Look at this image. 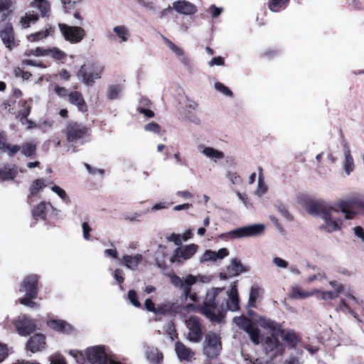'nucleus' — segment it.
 <instances>
[{
  "mask_svg": "<svg viewBox=\"0 0 364 364\" xmlns=\"http://www.w3.org/2000/svg\"><path fill=\"white\" fill-rule=\"evenodd\" d=\"M225 288H212L206 293L201 306L188 304L186 307L204 315L211 322L220 323L223 319L224 303L220 301V295L224 294Z\"/></svg>",
  "mask_w": 364,
  "mask_h": 364,
  "instance_id": "nucleus-1",
  "label": "nucleus"
},
{
  "mask_svg": "<svg viewBox=\"0 0 364 364\" xmlns=\"http://www.w3.org/2000/svg\"><path fill=\"white\" fill-rule=\"evenodd\" d=\"M304 207L309 215L321 218L328 228H341L343 225L341 212L336 205L328 207L323 201L307 199Z\"/></svg>",
  "mask_w": 364,
  "mask_h": 364,
  "instance_id": "nucleus-2",
  "label": "nucleus"
},
{
  "mask_svg": "<svg viewBox=\"0 0 364 364\" xmlns=\"http://www.w3.org/2000/svg\"><path fill=\"white\" fill-rule=\"evenodd\" d=\"M262 326L272 331L273 333L279 334L282 339L291 348H296L301 341L299 333L295 332V331L282 328L280 324L272 320L264 319L262 321Z\"/></svg>",
  "mask_w": 364,
  "mask_h": 364,
  "instance_id": "nucleus-3",
  "label": "nucleus"
},
{
  "mask_svg": "<svg viewBox=\"0 0 364 364\" xmlns=\"http://www.w3.org/2000/svg\"><path fill=\"white\" fill-rule=\"evenodd\" d=\"M65 136L70 143L83 144L91 136V129L82 123L70 122L65 128Z\"/></svg>",
  "mask_w": 364,
  "mask_h": 364,
  "instance_id": "nucleus-4",
  "label": "nucleus"
},
{
  "mask_svg": "<svg viewBox=\"0 0 364 364\" xmlns=\"http://www.w3.org/2000/svg\"><path fill=\"white\" fill-rule=\"evenodd\" d=\"M334 205L340 209L343 220L353 219L357 214L356 210L364 212V201L357 198L339 200Z\"/></svg>",
  "mask_w": 364,
  "mask_h": 364,
  "instance_id": "nucleus-5",
  "label": "nucleus"
},
{
  "mask_svg": "<svg viewBox=\"0 0 364 364\" xmlns=\"http://www.w3.org/2000/svg\"><path fill=\"white\" fill-rule=\"evenodd\" d=\"M104 67L98 63H88L82 65L77 73L78 78L88 86H92L96 79L101 77Z\"/></svg>",
  "mask_w": 364,
  "mask_h": 364,
  "instance_id": "nucleus-6",
  "label": "nucleus"
},
{
  "mask_svg": "<svg viewBox=\"0 0 364 364\" xmlns=\"http://www.w3.org/2000/svg\"><path fill=\"white\" fill-rule=\"evenodd\" d=\"M185 323L188 331L186 338L194 343H200L203 336L200 318L196 316H191L185 320Z\"/></svg>",
  "mask_w": 364,
  "mask_h": 364,
  "instance_id": "nucleus-7",
  "label": "nucleus"
},
{
  "mask_svg": "<svg viewBox=\"0 0 364 364\" xmlns=\"http://www.w3.org/2000/svg\"><path fill=\"white\" fill-rule=\"evenodd\" d=\"M222 349L220 337L214 332H208L203 345V354L208 358H217Z\"/></svg>",
  "mask_w": 364,
  "mask_h": 364,
  "instance_id": "nucleus-8",
  "label": "nucleus"
},
{
  "mask_svg": "<svg viewBox=\"0 0 364 364\" xmlns=\"http://www.w3.org/2000/svg\"><path fill=\"white\" fill-rule=\"evenodd\" d=\"M58 28L65 40L70 43H80L86 36V31L81 26H72L60 23Z\"/></svg>",
  "mask_w": 364,
  "mask_h": 364,
  "instance_id": "nucleus-9",
  "label": "nucleus"
},
{
  "mask_svg": "<svg viewBox=\"0 0 364 364\" xmlns=\"http://www.w3.org/2000/svg\"><path fill=\"white\" fill-rule=\"evenodd\" d=\"M0 38L9 50H12L20 45V41L15 36L13 25L9 22L0 28Z\"/></svg>",
  "mask_w": 364,
  "mask_h": 364,
  "instance_id": "nucleus-10",
  "label": "nucleus"
},
{
  "mask_svg": "<svg viewBox=\"0 0 364 364\" xmlns=\"http://www.w3.org/2000/svg\"><path fill=\"white\" fill-rule=\"evenodd\" d=\"M89 0H62L65 11L73 14V16L80 21L79 24L82 25L83 18L81 16V11L87 4Z\"/></svg>",
  "mask_w": 364,
  "mask_h": 364,
  "instance_id": "nucleus-11",
  "label": "nucleus"
},
{
  "mask_svg": "<svg viewBox=\"0 0 364 364\" xmlns=\"http://www.w3.org/2000/svg\"><path fill=\"white\" fill-rule=\"evenodd\" d=\"M39 277L36 274H30L26 277L19 289L24 293L25 297L36 298L38 295V280Z\"/></svg>",
  "mask_w": 364,
  "mask_h": 364,
  "instance_id": "nucleus-12",
  "label": "nucleus"
},
{
  "mask_svg": "<svg viewBox=\"0 0 364 364\" xmlns=\"http://www.w3.org/2000/svg\"><path fill=\"white\" fill-rule=\"evenodd\" d=\"M274 334L272 333V336L267 337L263 343L264 351L266 354L271 353V359L282 355L284 351V346L278 341Z\"/></svg>",
  "mask_w": 364,
  "mask_h": 364,
  "instance_id": "nucleus-13",
  "label": "nucleus"
},
{
  "mask_svg": "<svg viewBox=\"0 0 364 364\" xmlns=\"http://www.w3.org/2000/svg\"><path fill=\"white\" fill-rule=\"evenodd\" d=\"M198 246L195 244L177 247L171 258V262H181V259L187 260L191 258L197 252Z\"/></svg>",
  "mask_w": 364,
  "mask_h": 364,
  "instance_id": "nucleus-14",
  "label": "nucleus"
},
{
  "mask_svg": "<svg viewBox=\"0 0 364 364\" xmlns=\"http://www.w3.org/2000/svg\"><path fill=\"white\" fill-rule=\"evenodd\" d=\"M171 282L176 287H179L183 290V295H188L190 294V288L198 281V277L188 274L186 278L173 274L170 276Z\"/></svg>",
  "mask_w": 364,
  "mask_h": 364,
  "instance_id": "nucleus-15",
  "label": "nucleus"
},
{
  "mask_svg": "<svg viewBox=\"0 0 364 364\" xmlns=\"http://www.w3.org/2000/svg\"><path fill=\"white\" fill-rule=\"evenodd\" d=\"M14 325L17 329L19 335L26 336L36 330L34 321L26 315H21L14 321Z\"/></svg>",
  "mask_w": 364,
  "mask_h": 364,
  "instance_id": "nucleus-16",
  "label": "nucleus"
},
{
  "mask_svg": "<svg viewBox=\"0 0 364 364\" xmlns=\"http://www.w3.org/2000/svg\"><path fill=\"white\" fill-rule=\"evenodd\" d=\"M86 358L92 364H102L107 360V354L104 346L89 347L85 350Z\"/></svg>",
  "mask_w": 364,
  "mask_h": 364,
  "instance_id": "nucleus-17",
  "label": "nucleus"
},
{
  "mask_svg": "<svg viewBox=\"0 0 364 364\" xmlns=\"http://www.w3.org/2000/svg\"><path fill=\"white\" fill-rule=\"evenodd\" d=\"M250 269L248 267L244 266L240 260L237 258L232 259L230 265L224 272L220 274V279H227L228 278L239 275L240 273L247 272Z\"/></svg>",
  "mask_w": 364,
  "mask_h": 364,
  "instance_id": "nucleus-18",
  "label": "nucleus"
},
{
  "mask_svg": "<svg viewBox=\"0 0 364 364\" xmlns=\"http://www.w3.org/2000/svg\"><path fill=\"white\" fill-rule=\"evenodd\" d=\"M237 282H235L230 289L227 291L225 294L228 296L226 300V309L231 311H236L239 310V294L236 286Z\"/></svg>",
  "mask_w": 364,
  "mask_h": 364,
  "instance_id": "nucleus-19",
  "label": "nucleus"
},
{
  "mask_svg": "<svg viewBox=\"0 0 364 364\" xmlns=\"http://www.w3.org/2000/svg\"><path fill=\"white\" fill-rule=\"evenodd\" d=\"M228 255V251L226 248H221L217 252L207 250L199 257V261L200 263L215 262L218 259H223Z\"/></svg>",
  "mask_w": 364,
  "mask_h": 364,
  "instance_id": "nucleus-20",
  "label": "nucleus"
},
{
  "mask_svg": "<svg viewBox=\"0 0 364 364\" xmlns=\"http://www.w3.org/2000/svg\"><path fill=\"white\" fill-rule=\"evenodd\" d=\"M264 229H233L230 231L226 237L230 239L241 237H250L262 235Z\"/></svg>",
  "mask_w": 364,
  "mask_h": 364,
  "instance_id": "nucleus-21",
  "label": "nucleus"
},
{
  "mask_svg": "<svg viewBox=\"0 0 364 364\" xmlns=\"http://www.w3.org/2000/svg\"><path fill=\"white\" fill-rule=\"evenodd\" d=\"M175 351L181 362H191L195 355L194 351L180 341L176 342Z\"/></svg>",
  "mask_w": 364,
  "mask_h": 364,
  "instance_id": "nucleus-22",
  "label": "nucleus"
},
{
  "mask_svg": "<svg viewBox=\"0 0 364 364\" xmlns=\"http://www.w3.org/2000/svg\"><path fill=\"white\" fill-rule=\"evenodd\" d=\"M68 102L77 107L79 112H87L88 110L87 105L83 97L82 94L76 90L70 92L68 95Z\"/></svg>",
  "mask_w": 364,
  "mask_h": 364,
  "instance_id": "nucleus-23",
  "label": "nucleus"
},
{
  "mask_svg": "<svg viewBox=\"0 0 364 364\" xmlns=\"http://www.w3.org/2000/svg\"><path fill=\"white\" fill-rule=\"evenodd\" d=\"M173 9L178 13L184 15H193L198 9L192 3L186 0H178L173 3Z\"/></svg>",
  "mask_w": 364,
  "mask_h": 364,
  "instance_id": "nucleus-24",
  "label": "nucleus"
},
{
  "mask_svg": "<svg viewBox=\"0 0 364 364\" xmlns=\"http://www.w3.org/2000/svg\"><path fill=\"white\" fill-rule=\"evenodd\" d=\"M0 150L6 153L9 157H14L20 151L18 144H11L7 142V135L5 132H0Z\"/></svg>",
  "mask_w": 364,
  "mask_h": 364,
  "instance_id": "nucleus-25",
  "label": "nucleus"
},
{
  "mask_svg": "<svg viewBox=\"0 0 364 364\" xmlns=\"http://www.w3.org/2000/svg\"><path fill=\"white\" fill-rule=\"evenodd\" d=\"M30 6L36 9L41 17H48L50 14V3L48 0H33Z\"/></svg>",
  "mask_w": 364,
  "mask_h": 364,
  "instance_id": "nucleus-26",
  "label": "nucleus"
},
{
  "mask_svg": "<svg viewBox=\"0 0 364 364\" xmlns=\"http://www.w3.org/2000/svg\"><path fill=\"white\" fill-rule=\"evenodd\" d=\"M46 346L45 337L42 334H36L30 338L27 347L32 352L36 353L41 350Z\"/></svg>",
  "mask_w": 364,
  "mask_h": 364,
  "instance_id": "nucleus-27",
  "label": "nucleus"
},
{
  "mask_svg": "<svg viewBox=\"0 0 364 364\" xmlns=\"http://www.w3.org/2000/svg\"><path fill=\"white\" fill-rule=\"evenodd\" d=\"M47 324L50 328L63 333H68L72 330L71 326L63 320L51 319Z\"/></svg>",
  "mask_w": 364,
  "mask_h": 364,
  "instance_id": "nucleus-28",
  "label": "nucleus"
},
{
  "mask_svg": "<svg viewBox=\"0 0 364 364\" xmlns=\"http://www.w3.org/2000/svg\"><path fill=\"white\" fill-rule=\"evenodd\" d=\"M141 255L137 254L134 256L124 255L122 258V263L129 269L136 270L139 263L142 261Z\"/></svg>",
  "mask_w": 364,
  "mask_h": 364,
  "instance_id": "nucleus-29",
  "label": "nucleus"
},
{
  "mask_svg": "<svg viewBox=\"0 0 364 364\" xmlns=\"http://www.w3.org/2000/svg\"><path fill=\"white\" fill-rule=\"evenodd\" d=\"M21 154L26 157H33L36 155L37 145L33 141H26L18 145Z\"/></svg>",
  "mask_w": 364,
  "mask_h": 364,
  "instance_id": "nucleus-30",
  "label": "nucleus"
},
{
  "mask_svg": "<svg viewBox=\"0 0 364 364\" xmlns=\"http://www.w3.org/2000/svg\"><path fill=\"white\" fill-rule=\"evenodd\" d=\"M18 174L16 166L9 168L8 165H4L3 168H0V180L2 181L14 180Z\"/></svg>",
  "mask_w": 364,
  "mask_h": 364,
  "instance_id": "nucleus-31",
  "label": "nucleus"
},
{
  "mask_svg": "<svg viewBox=\"0 0 364 364\" xmlns=\"http://www.w3.org/2000/svg\"><path fill=\"white\" fill-rule=\"evenodd\" d=\"M13 1L0 0V14H1V20L5 21L13 14Z\"/></svg>",
  "mask_w": 364,
  "mask_h": 364,
  "instance_id": "nucleus-32",
  "label": "nucleus"
},
{
  "mask_svg": "<svg viewBox=\"0 0 364 364\" xmlns=\"http://www.w3.org/2000/svg\"><path fill=\"white\" fill-rule=\"evenodd\" d=\"M146 357L147 360L154 364L159 363L163 359L162 353H159L158 349L154 347H148L146 348Z\"/></svg>",
  "mask_w": 364,
  "mask_h": 364,
  "instance_id": "nucleus-33",
  "label": "nucleus"
},
{
  "mask_svg": "<svg viewBox=\"0 0 364 364\" xmlns=\"http://www.w3.org/2000/svg\"><path fill=\"white\" fill-rule=\"evenodd\" d=\"M47 205H50L52 208H53L50 203H46V202H41L34 208L33 210V216L36 220H46Z\"/></svg>",
  "mask_w": 364,
  "mask_h": 364,
  "instance_id": "nucleus-34",
  "label": "nucleus"
},
{
  "mask_svg": "<svg viewBox=\"0 0 364 364\" xmlns=\"http://www.w3.org/2000/svg\"><path fill=\"white\" fill-rule=\"evenodd\" d=\"M191 237L192 233L191 232V229H188L183 235L175 233L171 234L169 237H168V240L174 242L176 245L179 246L182 244L183 241H187L188 239L191 238Z\"/></svg>",
  "mask_w": 364,
  "mask_h": 364,
  "instance_id": "nucleus-35",
  "label": "nucleus"
},
{
  "mask_svg": "<svg viewBox=\"0 0 364 364\" xmlns=\"http://www.w3.org/2000/svg\"><path fill=\"white\" fill-rule=\"evenodd\" d=\"M40 14L32 11V14H26L25 16L21 17V23L25 28L30 27L31 23H36L39 19Z\"/></svg>",
  "mask_w": 364,
  "mask_h": 364,
  "instance_id": "nucleus-36",
  "label": "nucleus"
},
{
  "mask_svg": "<svg viewBox=\"0 0 364 364\" xmlns=\"http://www.w3.org/2000/svg\"><path fill=\"white\" fill-rule=\"evenodd\" d=\"M346 149L344 151L345 161H344V169L346 172L349 174L354 169L353 159L350 154V151L346 144L344 145Z\"/></svg>",
  "mask_w": 364,
  "mask_h": 364,
  "instance_id": "nucleus-37",
  "label": "nucleus"
},
{
  "mask_svg": "<svg viewBox=\"0 0 364 364\" xmlns=\"http://www.w3.org/2000/svg\"><path fill=\"white\" fill-rule=\"evenodd\" d=\"M290 0H269L268 8L273 12H279L287 8Z\"/></svg>",
  "mask_w": 364,
  "mask_h": 364,
  "instance_id": "nucleus-38",
  "label": "nucleus"
},
{
  "mask_svg": "<svg viewBox=\"0 0 364 364\" xmlns=\"http://www.w3.org/2000/svg\"><path fill=\"white\" fill-rule=\"evenodd\" d=\"M203 154L211 159H222L224 158V153L213 147L206 146L202 151Z\"/></svg>",
  "mask_w": 364,
  "mask_h": 364,
  "instance_id": "nucleus-39",
  "label": "nucleus"
},
{
  "mask_svg": "<svg viewBox=\"0 0 364 364\" xmlns=\"http://www.w3.org/2000/svg\"><path fill=\"white\" fill-rule=\"evenodd\" d=\"M46 186L43 178H38L33 181L29 188L30 196H36Z\"/></svg>",
  "mask_w": 364,
  "mask_h": 364,
  "instance_id": "nucleus-40",
  "label": "nucleus"
},
{
  "mask_svg": "<svg viewBox=\"0 0 364 364\" xmlns=\"http://www.w3.org/2000/svg\"><path fill=\"white\" fill-rule=\"evenodd\" d=\"M52 33H54V29L51 28H50L49 29H46L45 31L36 32V33H31L28 36V40L31 41H33V42L38 41L40 40L46 38Z\"/></svg>",
  "mask_w": 364,
  "mask_h": 364,
  "instance_id": "nucleus-41",
  "label": "nucleus"
},
{
  "mask_svg": "<svg viewBox=\"0 0 364 364\" xmlns=\"http://www.w3.org/2000/svg\"><path fill=\"white\" fill-rule=\"evenodd\" d=\"M114 33L118 38L121 39L122 42L128 41L129 33L127 28L125 26H117L113 28Z\"/></svg>",
  "mask_w": 364,
  "mask_h": 364,
  "instance_id": "nucleus-42",
  "label": "nucleus"
},
{
  "mask_svg": "<svg viewBox=\"0 0 364 364\" xmlns=\"http://www.w3.org/2000/svg\"><path fill=\"white\" fill-rule=\"evenodd\" d=\"M233 321L237 326L245 331H247L253 325L251 321L245 316L235 317Z\"/></svg>",
  "mask_w": 364,
  "mask_h": 364,
  "instance_id": "nucleus-43",
  "label": "nucleus"
},
{
  "mask_svg": "<svg viewBox=\"0 0 364 364\" xmlns=\"http://www.w3.org/2000/svg\"><path fill=\"white\" fill-rule=\"evenodd\" d=\"M315 291L306 292L299 288L294 287L291 292V298L294 299H304L309 296H313Z\"/></svg>",
  "mask_w": 364,
  "mask_h": 364,
  "instance_id": "nucleus-44",
  "label": "nucleus"
},
{
  "mask_svg": "<svg viewBox=\"0 0 364 364\" xmlns=\"http://www.w3.org/2000/svg\"><path fill=\"white\" fill-rule=\"evenodd\" d=\"M260 289L257 286H252L250 292V297L248 300V306L250 307H255L256 301L259 296Z\"/></svg>",
  "mask_w": 364,
  "mask_h": 364,
  "instance_id": "nucleus-45",
  "label": "nucleus"
},
{
  "mask_svg": "<svg viewBox=\"0 0 364 364\" xmlns=\"http://www.w3.org/2000/svg\"><path fill=\"white\" fill-rule=\"evenodd\" d=\"M250 340L255 344L258 345L260 342V331L259 330L252 325L247 331Z\"/></svg>",
  "mask_w": 364,
  "mask_h": 364,
  "instance_id": "nucleus-46",
  "label": "nucleus"
},
{
  "mask_svg": "<svg viewBox=\"0 0 364 364\" xmlns=\"http://www.w3.org/2000/svg\"><path fill=\"white\" fill-rule=\"evenodd\" d=\"M31 111V107L27 104L26 101L23 102L22 105V109H21L18 112V117L22 124H24V119L28 118Z\"/></svg>",
  "mask_w": 364,
  "mask_h": 364,
  "instance_id": "nucleus-47",
  "label": "nucleus"
},
{
  "mask_svg": "<svg viewBox=\"0 0 364 364\" xmlns=\"http://www.w3.org/2000/svg\"><path fill=\"white\" fill-rule=\"evenodd\" d=\"M258 170H259V177H258V187H257V192L259 195H262V194H264V193H265L267 192V186L264 183V176H263V173H262V171H263L262 168L259 166L258 168Z\"/></svg>",
  "mask_w": 364,
  "mask_h": 364,
  "instance_id": "nucleus-48",
  "label": "nucleus"
},
{
  "mask_svg": "<svg viewBox=\"0 0 364 364\" xmlns=\"http://www.w3.org/2000/svg\"><path fill=\"white\" fill-rule=\"evenodd\" d=\"M69 353L75 358L78 364H86L87 358L82 352L77 350H71Z\"/></svg>",
  "mask_w": 364,
  "mask_h": 364,
  "instance_id": "nucleus-49",
  "label": "nucleus"
},
{
  "mask_svg": "<svg viewBox=\"0 0 364 364\" xmlns=\"http://www.w3.org/2000/svg\"><path fill=\"white\" fill-rule=\"evenodd\" d=\"M24 55L26 56H44L48 55V51L46 49H44L41 47H37L35 49H28L24 52Z\"/></svg>",
  "mask_w": 364,
  "mask_h": 364,
  "instance_id": "nucleus-50",
  "label": "nucleus"
},
{
  "mask_svg": "<svg viewBox=\"0 0 364 364\" xmlns=\"http://www.w3.org/2000/svg\"><path fill=\"white\" fill-rule=\"evenodd\" d=\"M46 50L48 51V55H50L55 60H61L66 58V54L57 48Z\"/></svg>",
  "mask_w": 364,
  "mask_h": 364,
  "instance_id": "nucleus-51",
  "label": "nucleus"
},
{
  "mask_svg": "<svg viewBox=\"0 0 364 364\" xmlns=\"http://www.w3.org/2000/svg\"><path fill=\"white\" fill-rule=\"evenodd\" d=\"M25 68L21 67L14 69V75L17 77H21L24 80H28L32 76V74L28 71L24 70Z\"/></svg>",
  "mask_w": 364,
  "mask_h": 364,
  "instance_id": "nucleus-52",
  "label": "nucleus"
},
{
  "mask_svg": "<svg viewBox=\"0 0 364 364\" xmlns=\"http://www.w3.org/2000/svg\"><path fill=\"white\" fill-rule=\"evenodd\" d=\"M243 357L247 364H272L270 361L265 360L263 358H255L249 355H244Z\"/></svg>",
  "mask_w": 364,
  "mask_h": 364,
  "instance_id": "nucleus-53",
  "label": "nucleus"
},
{
  "mask_svg": "<svg viewBox=\"0 0 364 364\" xmlns=\"http://www.w3.org/2000/svg\"><path fill=\"white\" fill-rule=\"evenodd\" d=\"M165 43L166 46L173 52L178 57H181L184 55L183 50L177 46L175 43H173L168 38H164Z\"/></svg>",
  "mask_w": 364,
  "mask_h": 364,
  "instance_id": "nucleus-54",
  "label": "nucleus"
},
{
  "mask_svg": "<svg viewBox=\"0 0 364 364\" xmlns=\"http://www.w3.org/2000/svg\"><path fill=\"white\" fill-rule=\"evenodd\" d=\"M51 190L58 194V196L66 203H70V198L67 195L66 192L61 188L60 186L55 185L51 188Z\"/></svg>",
  "mask_w": 364,
  "mask_h": 364,
  "instance_id": "nucleus-55",
  "label": "nucleus"
},
{
  "mask_svg": "<svg viewBox=\"0 0 364 364\" xmlns=\"http://www.w3.org/2000/svg\"><path fill=\"white\" fill-rule=\"evenodd\" d=\"M215 87L218 91L223 93L224 95H225L227 96L232 97L233 95L232 92L222 82H215Z\"/></svg>",
  "mask_w": 364,
  "mask_h": 364,
  "instance_id": "nucleus-56",
  "label": "nucleus"
},
{
  "mask_svg": "<svg viewBox=\"0 0 364 364\" xmlns=\"http://www.w3.org/2000/svg\"><path fill=\"white\" fill-rule=\"evenodd\" d=\"M21 65L23 66V68H26V65H31L38 68H45L41 61L31 59L23 60L21 63Z\"/></svg>",
  "mask_w": 364,
  "mask_h": 364,
  "instance_id": "nucleus-57",
  "label": "nucleus"
},
{
  "mask_svg": "<svg viewBox=\"0 0 364 364\" xmlns=\"http://www.w3.org/2000/svg\"><path fill=\"white\" fill-rule=\"evenodd\" d=\"M35 298H29L28 296L27 297H23V298H21L19 299V302L24 305V306H27L31 309H38L39 305L33 301L32 299H34Z\"/></svg>",
  "mask_w": 364,
  "mask_h": 364,
  "instance_id": "nucleus-58",
  "label": "nucleus"
},
{
  "mask_svg": "<svg viewBox=\"0 0 364 364\" xmlns=\"http://www.w3.org/2000/svg\"><path fill=\"white\" fill-rule=\"evenodd\" d=\"M161 126L154 122L146 124L144 126L145 131L154 132L155 134H159L161 132Z\"/></svg>",
  "mask_w": 364,
  "mask_h": 364,
  "instance_id": "nucleus-59",
  "label": "nucleus"
},
{
  "mask_svg": "<svg viewBox=\"0 0 364 364\" xmlns=\"http://www.w3.org/2000/svg\"><path fill=\"white\" fill-rule=\"evenodd\" d=\"M173 203V202H168V201H163L158 203H156L154 205H153L150 211L154 212L159 210L162 209H166L168 208Z\"/></svg>",
  "mask_w": 364,
  "mask_h": 364,
  "instance_id": "nucleus-60",
  "label": "nucleus"
},
{
  "mask_svg": "<svg viewBox=\"0 0 364 364\" xmlns=\"http://www.w3.org/2000/svg\"><path fill=\"white\" fill-rule=\"evenodd\" d=\"M49 360L50 361V364H66L64 357L59 353L50 355Z\"/></svg>",
  "mask_w": 364,
  "mask_h": 364,
  "instance_id": "nucleus-61",
  "label": "nucleus"
},
{
  "mask_svg": "<svg viewBox=\"0 0 364 364\" xmlns=\"http://www.w3.org/2000/svg\"><path fill=\"white\" fill-rule=\"evenodd\" d=\"M119 87L118 85H112L109 87L107 92V97L109 99H116L119 92Z\"/></svg>",
  "mask_w": 364,
  "mask_h": 364,
  "instance_id": "nucleus-62",
  "label": "nucleus"
},
{
  "mask_svg": "<svg viewBox=\"0 0 364 364\" xmlns=\"http://www.w3.org/2000/svg\"><path fill=\"white\" fill-rule=\"evenodd\" d=\"M128 299L130 301V303L136 306L139 307L141 306L140 302L137 299L136 292L134 290H129L128 292Z\"/></svg>",
  "mask_w": 364,
  "mask_h": 364,
  "instance_id": "nucleus-63",
  "label": "nucleus"
},
{
  "mask_svg": "<svg viewBox=\"0 0 364 364\" xmlns=\"http://www.w3.org/2000/svg\"><path fill=\"white\" fill-rule=\"evenodd\" d=\"M171 309V306L170 304H161L156 308L155 313L156 314L164 315L169 312Z\"/></svg>",
  "mask_w": 364,
  "mask_h": 364,
  "instance_id": "nucleus-64",
  "label": "nucleus"
}]
</instances>
